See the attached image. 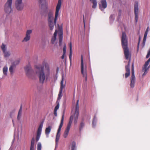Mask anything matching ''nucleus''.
<instances>
[{
	"label": "nucleus",
	"instance_id": "c9c22d12",
	"mask_svg": "<svg viewBox=\"0 0 150 150\" xmlns=\"http://www.w3.org/2000/svg\"><path fill=\"white\" fill-rule=\"evenodd\" d=\"M84 126V124L82 122H81L80 124L79 129L81 130V129L83 128Z\"/></svg>",
	"mask_w": 150,
	"mask_h": 150
},
{
	"label": "nucleus",
	"instance_id": "0eeeda50",
	"mask_svg": "<svg viewBox=\"0 0 150 150\" xmlns=\"http://www.w3.org/2000/svg\"><path fill=\"white\" fill-rule=\"evenodd\" d=\"M12 0H7V2L4 6V9L5 12L7 13H9L11 11V5Z\"/></svg>",
	"mask_w": 150,
	"mask_h": 150
},
{
	"label": "nucleus",
	"instance_id": "4be33fe9",
	"mask_svg": "<svg viewBox=\"0 0 150 150\" xmlns=\"http://www.w3.org/2000/svg\"><path fill=\"white\" fill-rule=\"evenodd\" d=\"M90 1L93 3L92 8H96L97 5L96 0H90Z\"/></svg>",
	"mask_w": 150,
	"mask_h": 150
},
{
	"label": "nucleus",
	"instance_id": "6ab92c4d",
	"mask_svg": "<svg viewBox=\"0 0 150 150\" xmlns=\"http://www.w3.org/2000/svg\"><path fill=\"white\" fill-rule=\"evenodd\" d=\"M149 27L148 26L147 27L145 31V32L144 33V38H143V43H145V42L146 41L147 36V35L148 32V31L149 30Z\"/></svg>",
	"mask_w": 150,
	"mask_h": 150
},
{
	"label": "nucleus",
	"instance_id": "a18cd8bd",
	"mask_svg": "<svg viewBox=\"0 0 150 150\" xmlns=\"http://www.w3.org/2000/svg\"><path fill=\"white\" fill-rule=\"evenodd\" d=\"M150 56V54L148 53L146 56V58H148Z\"/></svg>",
	"mask_w": 150,
	"mask_h": 150
},
{
	"label": "nucleus",
	"instance_id": "603ef678",
	"mask_svg": "<svg viewBox=\"0 0 150 150\" xmlns=\"http://www.w3.org/2000/svg\"><path fill=\"white\" fill-rule=\"evenodd\" d=\"M113 15H111L110 16V18H112V16H113Z\"/></svg>",
	"mask_w": 150,
	"mask_h": 150
},
{
	"label": "nucleus",
	"instance_id": "4468645a",
	"mask_svg": "<svg viewBox=\"0 0 150 150\" xmlns=\"http://www.w3.org/2000/svg\"><path fill=\"white\" fill-rule=\"evenodd\" d=\"M135 82V77H131V78L130 87L133 88L134 86Z\"/></svg>",
	"mask_w": 150,
	"mask_h": 150
},
{
	"label": "nucleus",
	"instance_id": "7ed1b4c3",
	"mask_svg": "<svg viewBox=\"0 0 150 150\" xmlns=\"http://www.w3.org/2000/svg\"><path fill=\"white\" fill-rule=\"evenodd\" d=\"M36 73L38 74L40 83L43 84L45 81H46L48 79L49 75V66L48 65H45V68L47 69L48 73L46 74H45L44 71V67L41 65H37L35 67Z\"/></svg>",
	"mask_w": 150,
	"mask_h": 150
},
{
	"label": "nucleus",
	"instance_id": "8fccbe9b",
	"mask_svg": "<svg viewBox=\"0 0 150 150\" xmlns=\"http://www.w3.org/2000/svg\"><path fill=\"white\" fill-rule=\"evenodd\" d=\"M139 42H138V49H137V52L138 51V50H139Z\"/></svg>",
	"mask_w": 150,
	"mask_h": 150
},
{
	"label": "nucleus",
	"instance_id": "79ce46f5",
	"mask_svg": "<svg viewBox=\"0 0 150 150\" xmlns=\"http://www.w3.org/2000/svg\"><path fill=\"white\" fill-rule=\"evenodd\" d=\"M149 63H147V61H146L145 62V63L144 65V68H147V67Z\"/></svg>",
	"mask_w": 150,
	"mask_h": 150
},
{
	"label": "nucleus",
	"instance_id": "5701e85b",
	"mask_svg": "<svg viewBox=\"0 0 150 150\" xmlns=\"http://www.w3.org/2000/svg\"><path fill=\"white\" fill-rule=\"evenodd\" d=\"M63 82H64V78L63 76H62V79L61 82V86L60 88V90H62L63 91V88L65 86V85H64L63 84Z\"/></svg>",
	"mask_w": 150,
	"mask_h": 150
},
{
	"label": "nucleus",
	"instance_id": "c756f323",
	"mask_svg": "<svg viewBox=\"0 0 150 150\" xmlns=\"http://www.w3.org/2000/svg\"><path fill=\"white\" fill-rule=\"evenodd\" d=\"M1 48L3 52L6 50V46L3 44L1 46Z\"/></svg>",
	"mask_w": 150,
	"mask_h": 150
},
{
	"label": "nucleus",
	"instance_id": "f704fd0d",
	"mask_svg": "<svg viewBox=\"0 0 150 150\" xmlns=\"http://www.w3.org/2000/svg\"><path fill=\"white\" fill-rule=\"evenodd\" d=\"M40 135L41 134L37 133V135L36 139V142H38L39 140Z\"/></svg>",
	"mask_w": 150,
	"mask_h": 150
},
{
	"label": "nucleus",
	"instance_id": "f257e3e1",
	"mask_svg": "<svg viewBox=\"0 0 150 150\" xmlns=\"http://www.w3.org/2000/svg\"><path fill=\"white\" fill-rule=\"evenodd\" d=\"M61 5V0H58L57 6H56L55 16L54 18L53 12L50 11L48 15V21L50 30H52L54 28V25L56 24L57 20L59 14V12L60 9Z\"/></svg>",
	"mask_w": 150,
	"mask_h": 150
},
{
	"label": "nucleus",
	"instance_id": "58836bf2",
	"mask_svg": "<svg viewBox=\"0 0 150 150\" xmlns=\"http://www.w3.org/2000/svg\"><path fill=\"white\" fill-rule=\"evenodd\" d=\"M22 0H16L15 4L22 3Z\"/></svg>",
	"mask_w": 150,
	"mask_h": 150
},
{
	"label": "nucleus",
	"instance_id": "ddd939ff",
	"mask_svg": "<svg viewBox=\"0 0 150 150\" xmlns=\"http://www.w3.org/2000/svg\"><path fill=\"white\" fill-rule=\"evenodd\" d=\"M15 6L16 9L18 11L22 10L24 7V5L22 3L15 4Z\"/></svg>",
	"mask_w": 150,
	"mask_h": 150
},
{
	"label": "nucleus",
	"instance_id": "bb28decb",
	"mask_svg": "<svg viewBox=\"0 0 150 150\" xmlns=\"http://www.w3.org/2000/svg\"><path fill=\"white\" fill-rule=\"evenodd\" d=\"M129 62L128 64L127 65H126L125 66V69L126 72H130V70L129 69Z\"/></svg>",
	"mask_w": 150,
	"mask_h": 150
},
{
	"label": "nucleus",
	"instance_id": "cd10ccee",
	"mask_svg": "<svg viewBox=\"0 0 150 150\" xmlns=\"http://www.w3.org/2000/svg\"><path fill=\"white\" fill-rule=\"evenodd\" d=\"M62 91L60 90L58 95V100H60L61 99V97L62 96Z\"/></svg>",
	"mask_w": 150,
	"mask_h": 150
},
{
	"label": "nucleus",
	"instance_id": "39448f33",
	"mask_svg": "<svg viewBox=\"0 0 150 150\" xmlns=\"http://www.w3.org/2000/svg\"><path fill=\"white\" fill-rule=\"evenodd\" d=\"M64 120V114H63L62 116L60 125L58 129L57 132L55 142L56 144H57V142L59 139V137L60 135V131L61 128L63 125V121Z\"/></svg>",
	"mask_w": 150,
	"mask_h": 150
},
{
	"label": "nucleus",
	"instance_id": "a19ab883",
	"mask_svg": "<svg viewBox=\"0 0 150 150\" xmlns=\"http://www.w3.org/2000/svg\"><path fill=\"white\" fill-rule=\"evenodd\" d=\"M63 54H65L66 53V46H65L63 48Z\"/></svg>",
	"mask_w": 150,
	"mask_h": 150
},
{
	"label": "nucleus",
	"instance_id": "37998d69",
	"mask_svg": "<svg viewBox=\"0 0 150 150\" xmlns=\"http://www.w3.org/2000/svg\"><path fill=\"white\" fill-rule=\"evenodd\" d=\"M57 30H55V31L54 34V37H55L56 38V36L57 35Z\"/></svg>",
	"mask_w": 150,
	"mask_h": 150
},
{
	"label": "nucleus",
	"instance_id": "3c124183",
	"mask_svg": "<svg viewBox=\"0 0 150 150\" xmlns=\"http://www.w3.org/2000/svg\"><path fill=\"white\" fill-rule=\"evenodd\" d=\"M147 63H149L150 62V58L148 59V60L147 61Z\"/></svg>",
	"mask_w": 150,
	"mask_h": 150
},
{
	"label": "nucleus",
	"instance_id": "412c9836",
	"mask_svg": "<svg viewBox=\"0 0 150 150\" xmlns=\"http://www.w3.org/2000/svg\"><path fill=\"white\" fill-rule=\"evenodd\" d=\"M69 46L70 48V53L69 57L70 60L71 61V58L72 56V44L71 42L69 44Z\"/></svg>",
	"mask_w": 150,
	"mask_h": 150
},
{
	"label": "nucleus",
	"instance_id": "2eb2a0df",
	"mask_svg": "<svg viewBox=\"0 0 150 150\" xmlns=\"http://www.w3.org/2000/svg\"><path fill=\"white\" fill-rule=\"evenodd\" d=\"M43 125V122H42L41 123L39 127L38 128L37 133L41 134L42 131V129Z\"/></svg>",
	"mask_w": 150,
	"mask_h": 150
},
{
	"label": "nucleus",
	"instance_id": "b1692460",
	"mask_svg": "<svg viewBox=\"0 0 150 150\" xmlns=\"http://www.w3.org/2000/svg\"><path fill=\"white\" fill-rule=\"evenodd\" d=\"M4 74L5 75H7L8 71V68L6 66L4 67L3 70Z\"/></svg>",
	"mask_w": 150,
	"mask_h": 150
},
{
	"label": "nucleus",
	"instance_id": "aec40b11",
	"mask_svg": "<svg viewBox=\"0 0 150 150\" xmlns=\"http://www.w3.org/2000/svg\"><path fill=\"white\" fill-rule=\"evenodd\" d=\"M15 65L12 64L11 65L9 68V71L11 75H12L14 72V69L15 68Z\"/></svg>",
	"mask_w": 150,
	"mask_h": 150
},
{
	"label": "nucleus",
	"instance_id": "7c9ffc66",
	"mask_svg": "<svg viewBox=\"0 0 150 150\" xmlns=\"http://www.w3.org/2000/svg\"><path fill=\"white\" fill-rule=\"evenodd\" d=\"M34 143L35 139L34 138H33L31 141L30 146H34Z\"/></svg>",
	"mask_w": 150,
	"mask_h": 150
},
{
	"label": "nucleus",
	"instance_id": "f8f14e48",
	"mask_svg": "<svg viewBox=\"0 0 150 150\" xmlns=\"http://www.w3.org/2000/svg\"><path fill=\"white\" fill-rule=\"evenodd\" d=\"M100 3L101 4H99V6L100 8L102 10L106 8L107 2L106 0H101Z\"/></svg>",
	"mask_w": 150,
	"mask_h": 150
},
{
	"label": "nucleus",
	"instance_id": "864d4df0",
	"mask_svg": "<svg viewBox=\"0 0 150 150\" xmlns=\"http://www.w3.org/2000/svg\"><path fill=\"white\" fill-rule=\"evenodd\" d=\"M58 26H59V24H58Z\"/></svg>",
	"mask_w": 150,
	"mask_h": 150
},
{
	"label": "nucleus",
	"instance_id": "20e7f679",
	"mask_svg": "<svg viewBox=\"0 0 150 150\" xmlns=\"http://www.w3.org/2000/svg\"><path fill=\"white\" fill-rule=\"evenodd\" d=\"M121 43L122 47L124 51V54L126 59H129L130 62L131 59V54L129 52L128 48L127 39L126 33L123 32L122 33L121 38Z\"/></svg>",
	"mask_w": 150,
	"mask_h": 150
},
{
	"label": "nucleus",
	"instance_id": "e433bc0d",
	"mask_svg": "<svg viewBox=\"0 0 150 150\" xmlns=\"http://www.w3.org/2000/svg\"><path fill=\"white\" fill-rule=\"evenodd\" d=\"M130 72H126L125 74V77L126 78H127L130 75Z\"/></svg>",
	"mask_w": 150,
	"mask_h": 150
},
{
	"label": "nucleus",
	"instance_id": "f3484780",
	"mask_svg": "<svg viewBox=\"0 0 150 150\" xmlns=\"http://www.w3.org/2000/svg\"><path fill=\"white\" fill-rule=\"evenodd\" d=\"M22 112V105H21L20 108L18 112V113L17 117V119L18 120H19L21 118V115Z\"/></svg>",
	"mask_w": 150,
	"mask_h": 150
},
{
	"label": "nucleus",
	"instance_id": "9b49d317",
	"mask_svg": "<svg viewBox=\"0 0 150 150\" xmlns=\"http://www.w3.org/2000/svg\"><path fill=\"white\" fill-rule=\"evenodd\" d=\"M40 6L41 9L46 10L47 8V4L46 0H39Z\"/></svg>",
	"mask_w": 150,
	"mask_h": 150
},
{
	"label": "nucleus",
	"instance_id": "49530a36",
	"mask_svg": "<svg viewBox=\"0 0 150 150\" xmlns=\"http://www.w3.org/2000/svg\"><path fill=\"white\" fill-rule=\"evenodd\" d=\"M65 54H63V55H62V57H61V58L62 59H64V56L65 55Z\"/></svg>",
	"mask_w": 150,
	"mask_h": 150
},
{
	"label": "nucleus",
	"instance_id": "6e6552de",
	"mask_svg": "<svg viewBox=\"0 0 150 150\" xmlns=\"http://www.w3.org/2000/svg\"><path fill=\"white\" fill-rule=\"evenodd\" d=\"M134 12L135 17V23H137L138 18L139 8L138 3L135 2L134 4Z\"/></svg>",
	"mask_w": 150,
	"mask_h": 150
},
{
	"label": "nucleus",
	"instance_id": "c85d7f7f",
	"mask_svg": "<svg viewBox=\"0 0 150 150\" xmlns=\"http://www.w3.org/2000/svg\"><path fill=\"white\" fill-rule=\"evenodd\" d=\"M132 75L131 77H135L134 74V65L132 64Z\"/></svg>",
	"mask_w": 150,
	"mask_h": 150
},
{
	"label": "nucleus",
	"instance_id": "ea45409f",
	"mask_svg": "<svg viewBox=\"0 0 150 150\" xmlns=\"http://www.w3.org/2000/svg\"><path fill=\"white\" fill-rule=\"evenodd\" d=\"M59 107V103H58L57 105L55 106L54 110H57L58 109Z\"/></svg>",
	"mask_w": 150,
	"mask_h": 150
},
{
	"label": "nucleus",
	"instance_id": "9d476101",
	"mask_svg": "<svg viewBox=\"0 0 150 150\" xmlns=\"http://www.w3.org/2000/svg\"><path fill=\"white\" fill-rule=\"evenodd\" d=\"M25 70L27 75L28 77L30 76V75L32 74L33 72V71L30 65H28L25 67Z\"/></svg>",
	"mask_w": 150,
	"mask_h": 150
},
{
	"label": "nucleus",
	"instance_id": "393cba45",
	"mask_svg": "<svg viewBox=\"0 0 150 150\" xmlns=\"http://www.w3.org/2000/svg\"><path fill=\"white\" fill-rule=\"evenodd\" d=\"M3 52L5 57H8L10 56V53L9 51H6V50Z\"/></svg>",
	"mask_w": 150,
	"mask_h": 150
},
{
	"label": "nucleus",
	"instance_id": "f03ea898",
	"mask_svg": "<svg viewBox=\"0 0 150 150\" xmlns=\"http://www.w3.org/2000/svg\"><path fill=\"white\" fill-rule=\"evenodd\" d=\"M79 100H77L75 110L74 114L71 115L70 117L69 122L64 131L63 137L66 138L69 134V132L73 121L74 119V123L75 125L77 123L79 115Z\"/></svg>",
	"mask_w": 150,
	"mask_h": 150
},
{
	"label": "nucleus",
	"instance_id": "423d86ee",
	"mask_svg": "<svg viewBox=\"0 0 150 150\" xmlns=\"http://www.w3.org/2000/svg\"><path fill=\"white\" fill-rule=\"evenodd\" d=\"M81 74L83 76L85 77L86 81H87V77L86 73V65L84 67L83 64V59L82 55H81Z\"/></svg>",
	"mask_w": 150,
	"mask_h": 150
},
{
	"label": "nucleus",
	"instance_id": "473e14b6",
	"mask_svg": "<svg viewBox=\"0 0 150 150\" xmlns=\"http://www.w3.org/2000/svg\"><path fill=\"white\" fill-rule=\"evenodd\" d=\"M20 62V61L19 60H17L15 61L13 64H13L14 65H15V66L16 67V66L17 64H18Z\"/></svg>",
	"mask_w": 150,
	"mask_h": 150
},
{
	"label": "nucleus",
	"instance_id": "de8ad7c7",
	"mask_svg": "<svg viewBox=\"0 0 150 150\" xmlns=\"http://www.w3.org/2000/svg\"><path fill=\"white\" fill-rule=\"evenodd\" d=\"M30 150H34V146H30Z\"/></svg>",
	"mask_w": 150,
	"mask_h": 150
},
{
	"label": "nucleus",
	"instance_id": "09e8293b",
	"mask_svg": "<svg viewBox=\"0 0 150 150\" xmlns=\"http://www.w3.org/2000/svg\"><path fill=\"white\" fill-rule=\"evenodd\" d=\"M95 117H94V119H93V122H92V124H93V125H94V120L95 119Z\"/></svg>",
	"mask_w": 150,
	"mask_h": 150
},
{
	"label": "nucleus",
	"instance_id": "4c0bfd02",
	"mask_svg": "<svg viewBox=\"0 0 150 150\" xmlns=\"http://www.w3.org/2000/svg\"><path fill=\"white\" fill-rule=\"evenodd\" d=\"M147 70V68H144L143 69L142 71H144V73L142 75L143 76L145 75L147 73L146 72V71Z\"/></svg>",
	"mask_w": 150,
	"mask_h": 150
},
{
	"label": "nucleus",
	"instance_id": "a878e982",
	"mask_svg": "<svg viewBox=\"0 0 150 150\" xmlns=\"http://www.w3.org/2000/svg\"><path fill=\"white\" fill-rule=\"evenodd\" d=\"M76 144L75 142L74 141L72 142L71 146V150H76Z\"/></svg>",
	"mask_w": 150,
	"mask_h": 150
},
{
	"label": "nucleus",
	"instance_id": "c03bdc74",
	"mask_svg": "<svg viewBox=\"0 0 150 150\" xmlns=\"http://www.w3.org/2000/svg\"><path fill=\"white\" fill-rule=\"evenodd\" d=\"M57 110H54V114L55 116H57Z\"/></svg>",
	"mask_w": 150,
	"mask_h": 150
},
{
	"label": "nucleus",
	"instance_id": "2f4dec72",
	"mask_svg": "<svg viewBox=\"0 0 150 150\" xmlns=\"http://www.w3.org/2000/svg\"><path fill=\"white\" fill-rule=\"evenodd\" d=\"M41 145L40 143H38L37 146V150H41Z\"/></svg>",
	"mask_w": 150,
	"mask_h": 150
},
{
	"label": "nucleus",
	"instance_id": "1a4fd4ad",
	"mask_svg": "<svg viewBox=\"0 0 150 150\" xmlns=\"http://www.w3.org/2000/svg\"><path fill=\"white\" fill-rule=\"evenodd\" d=\"M32 33V30H27L26 32L25 36L22 40V42H27L29 41L30 38V34Z\"/></svg>",
	"mask_w": 150,
	"mask_h": 150
},
{
	"label": "nucleus",
	"instance_id": "dca6fc26",
	"mask_svg": "<svg viewBox=\"0 0 150 150\" xmlns=\"http://www.w3.org/2000/svg\"><path fill=\"white\" fill-rule=\"evenodd\" d=\"M51 129V127L49 126L48 127L46 128L45 130V134L47 135V137H48L49 134Z\"/></svg>",
	"mask_w": 150,
	"mask_h": 150
},
{
	"label": "nucleus",
	"instance_id": "72a5a7b5",
	"mask_svg": "<svg viewBox=\"0 0 150 150\" xmlns=\"http://www.w3.org/2000/svg\"><path fill=\"white\" fill-rule=\"evenodd\" d=\"M56 39V38L55 37H53L51 39V43L53 44L54 43Z\"/></svg>",
	"mask_w": 150,
	"mask_h": 150
},
{
	"label": "nucleus",
	"instance_id": "a211bd4d",
	"mask_svg": "<svg viewBox=\"0 0 150 150\" xmlns=\"http://www.w3.org/2000/svg\"><path fill=\"white\" fill-rule=\"evenodd\" d=\"M63 33H61L59 35V45L60 46H61L62 44V42L63 39Z\"/></svg>",
	"mask_w": 150,
	"mask_h": 150
}]
</instances>
